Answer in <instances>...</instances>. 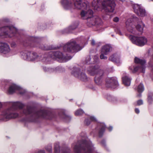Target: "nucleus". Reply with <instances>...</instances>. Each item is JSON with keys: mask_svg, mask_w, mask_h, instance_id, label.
Returning <instances> with one entry per match:
<instances>
[{"mask_svg": "<svg viewBox=\"0 0 153 153\" xmlns=\"http://www.w3.org/2000/svg\"><path fill=\"white\" fill-rule=\"evenodd\" d=\"M108 129L110 131H111L112 130V127H110L108 128Z\"/></svg>", "mask_w": 153, "mask_h": 153, "instance_id": "nucleus-42", "label": "nucleus"}, {"mask_svg": "<svg viewBox=\"0 0 153 153\" xmlns=\"http://www.w3.org/2000/svg\"><path fill=\"white\" fill-rule=\"evenodd\" d=\"M133 21L137 22V24L136 26V29L139 31L142 32L143 30V28L144 25L143 24L140 19L134 17H133Z\"/></svg>", "mask_w": 153, "mask_h": 153, "instance_id": "nucleus-14", "label": "nucleus"}, {"mask_svg": "<svg viewBox=\"0 0 153 153\" xmlns=\"http://www.w3.org/2000/svg\"><path fill=\"white\" fill-rule=\"evenodd\" d=\"M88 73L91 75L94 76L96 73L95 65H94L90 66L88 69Z\"/></svg>", "mask_w": 153, "mask_h": 153, "instance_id": "nucleus-21", "label": "nucleus"}, {"mask_svg": "<svg viewBox=\"0 0 153 153\" xmlns=\"http://www.w3.org/2000/svg\"><path fill=\"white\" fill-rule=\"evenodd\" d=\"M144 87L143 85L140 83L138 86L137 91L139 92H142L144 90Z\"/></svg>", "mask_w": 153, "mask_h": 153, "instance_id": "nucleus-30", "label": "nucleus"}, {"mask_svg": "<svg viewBox=\"0 0 153 153\" xmlns=\"http://www.w3.org/2000/svg\"><path fill=\"white\" fill-rule=\"evenodd\" d=\"M43 70L45 72H57L60 71V68L59 67H57L55 68H48L46 67H44Z\"/></svg>", "mask_w": 153, "mask_h": 153, "instance_id": "nucleus-17", "label": "nucleus"}, {"mask_svg": "<svg viewBox=\"0 0 153 153\" xmlns=\"http://www.w3.org/2000/svg\"><path fill=\"white\" fill-rule=\"evenodd\" d=\"M24 121H30V120L29 119H25V120H24Z\"/></svg>", "mask_w": 153, "mask_h": 153, "instance_id": "nucleus-43", "label": "nucleus"}, {"mask_svg": "<svg viewBox=\"0 0 153 153\" xmlns=\"http://www.w3.org/2000/svg\"><path fill=\"white\" fill-rule=\"evenodd\" d=\"M94 80L95 81V77H94Z\"/></svg>", "mask_w": 153, "mask_h": 153, "instance_id": "nucleus-49", "label": "nucleus"}, {"mask_svg": "<svg viewBox=\"0 0 153 153\" xmlns=\"http://www.w3.org/2000/svg\"><path fill=\"white\" fill-rule=\"evenodd\" d=\"M111 50V47L110 45H106L103 47L102 50V53H104L105 55H107L110 52Z\"/></svg>", "mask_w": 153, "mask_h": 153, "instance_id": "nucleus-19", "label": "nucleus"}, {"mask_svg": "<svg viewBox=\"0 0 153 153\" xmlns=\"http://www.w3.org/2000/svg\"><path fill=\"white\" fill-rule=\"evenodd\" d=\"M134 62L136 63L140 64L142 65H143L146 63V61L144 59H140L136 57L134 59Z\"/></svg>", "mask_w": 153, "mask_h": 153, "instance_id": "nucleus-25", "label": "nucleus"}, {"mask_svg": "<svg viewBox=\"0 0 153 153\" xmlns=\"http://www.w3.org/2000/svg\"><path fill=\"white\" fill-rule=\"evenodd\" d=\"M128 22H126V27L128 31L132 32L133 29L132 27L131 26V24H128Z\"/></svg>", "mask_w": 153, "mask_h": 153, "instance_id": "nucleus-29", "label": "nucleus"}, {"mask_svg": "<svg viewBox=\"0 0 153 153\" xmlns=\"http://www.w3.org/2000/svg\"><path fill=\"white\" fill-rule=\"evenodd\" d=\"M20 53L21 57L25 60L37 62L42 60L41 57L38 56L35 52L31 53L25 50L21 51Z\"/></svg>", "mask_w": 153, "mask_h": 153, "instance_id": "nucleus-7", "label": "nucleus"}, {"mask_svg": "<svg viewBox=\"0 0 153 153\" xmlns=\"http://www.w3.org/2000/svg\"><path fill=\"white\" fill-rule=\"evenodd\" d=\"M106 86L108 88H114L118 85V82L114 77L107 78L105 80Z\"/></svg>", "mask_w": 153, "mask_h": 153, "instance_id": "nucleus-12", "label": "nucleus"}, {"mask_svg": "<svg viewBox=\"0 0 153 153\" xmlns=\"http://www.w3.org/2000/svg\"><path fill=\"white\" fill-rule=\"evenodd\" d=\"M95 118L94 116H90L88 118L86 119L84 121V123L85 125H89L91 122L95 121Z\"/></svg>", "mask_w": 153, "mask_h": 153, "instance_id": "nucleus-22", "label": "nucleus"}, {"mask_svg": "<svg viewBox=\"0 0 153 153\" xmlns=\"http://www.w3.org/2000/svg\"><path fill=\"white\" fill-rule=\"evenodd\" d=\"M48 59V58H44L43 59V61L47 62V60Z\"/></svg>", "mask_w": 153, "mask_h": 153, "instance_id": "nucleus-41", "label": "nucleus"}, {"mask_svg": "<svg viewBox=\"0 0 153 153\" xmlns=\"http://www.w3.org/2000/svg\"><path fill=\"white\" fill-rule=\"evenodd\" d=\"M78 24V22H76L72 24L68 27L65 29L66 32L67 33L71 32L72 30L75 29L77 27Z\"/></svg>", "mask_w": 153, "mask_h": 153, "instance_id": "nucleus-20", "label": "nucleus"}, {"mask_svg": "<svg viewBox=\"0 0 153 153\" xmlns=\"http://www.w3.org/2000/svg\"><path fill=\"white\" fill-rule=\"evenodd\" d=\"M62 3L65 9H82L80 16L83 19H88L93 16V11L89 9L88 3L83 0H62Z\"/></svg>", "mask_w": 153, "mask_h": 153, "instance_id": "nucleus-3", "label": "nucleus"}, {"mask_svg": "<svg viewBox=\"0 0 153 153\" xmlns=\"http://www.w3.org/2000/svg\"><path fill=\"white\" fill-rule=\"evenodd\" d=\"M46 149L48 152H52L51 147V146H48L46 148Z\"/></svg>", "mask_w": 153, "mask_h": 153, "instance_id": "nucleus-34", "label": "nucleus"}, {"mask_svg": "<svg viewBox=\"0 0 153 153\" xmlns=\"http://www.w3.org/2000/svg\"><path fill=\"white\" fill-rule=\"evenodd\" d=\"M143 103V101L142 100H139L137 101V104L138 105H140Z\"/></svg>", "mask_w": 153, "mask_h": 153, "instance_id": "nucleus-35", "label": "nucleus"}, {"mask_svg": "<svg viewBox=\"0 0 153 153\" xmlns=\"http://www.w3.org/2000/svg\"><path fill=\"white\" fill-rule=\"evenodd\" d=\"M75 153H93L92 147L85 140H82L81 144L77 143L72 145Z\"/></svg>", "mask_w": 153, "mask_h": 153, "instance_id": "nucleus-4", "label": "nucleus"}, {"mask_svg": "<svg viewBox=\"0 0 153 153\" xmlns=\"http://www.w3.org/2000/svg\"><path fill=\"white\" fill-rule=\"evenodd\" d=\"M98 25H101L102 24V22L101 19H96V23Z\"/></svg>", "mask_w": 153, "mask_h": 153, "instance_id": "nucleus-33", "label": "nucleus"}, {"mask_svg": "<svg viewBox=\"0 0 153 153\" xmlns=\"http://www.w3.org/2000/svg\"><path fill=\"white\" fill-rule=\"evenodd\" d=\"M120 59L119 56L117 54H114L111 55L109 58V60L114 62H116L119 61Z\"/></svg>", "mask_w": 153, "mask_h": 153, "instance_id": "nucleus-24", "label": "nucleus"}, {"mask_svg": "<svg viewBox=\"0 0 153 153\" xmlns=\"http://www.w3.org/2000/svg\"><path fill=\"white\" fill-rule=\"evenodd\" d=\"M135 111L137 114H138L139 113V110L138 108H136L135 109Z\"/></svg>", "mask_w": 153, "mask_h": 153, "instance_id": "nucleus-39", "label": "nucleus"}, {"mask_svg": "<svg viewBox=\"0 0 153 153\" xmlns=\"http://www.w3.org/2000/svg\"><path fill=\"white\" fill-rule=\"evenodd\" d=\"M139 69L140 70V71L144 73L145 71V68L143 67H135L134 68L133 70L132 71V72L133 73H135Z\"/></svg>", "mask_w": 153, "mask_h": 153, "instance_id": "nucleus-27", "label": "nucleus"}, {"mask_svg": "<svg viewBox=\"0 0 153 153\" xmlns=\"http://www.w3.org/2000/svg\"><path fill=\"white\" fill-rule=\"evenodd\" d=\"M16 91L21 94H23L25 92L24 89L14 84L10 85L8 90L9 94H12Z\"/></svg>", "mask_w": 153, "mask_h": 153, "instance_id": "nucleus-11", "label": "nucleus"}, {"mask_svg": "<svg viewBox=\"0 0 153 153\" xmlns=\"http://www.w3.org/2000/svg\"><path fill=\"white\" fill-rule=\"evenodd\" d=\"M8 81L7 80L4 79L2 80V84H6Z\"/></svg>", "mask_w": 153, "mask_h": 153, "instance_id": "nucleus-37", "label": "nucleus"}, {"mask_svg": "<svg viewBox=\"0 0 153 153\" xmlns=\"http://www.w3.org/2000/svg\"><path fill=\"white\" fill-rule=\"evenodd\" d=\"M71 74L82 81H86L87 80V77L85 73L81 72L78 67H74L71 69Z\"/></svg>", "mask_w": 153, "mask_h": 153, "instance_id": "nucleus-8", "label": "nucleus"}, {"mask_svg": "<svg viewBox=\"0 0 153 153\" xmlns=\"http://www.w3.org/2000/svg\"><path fill=\"white\" fill-rule=\"evenodd\" d=\"M84 112L83 110L79 109L76 111L75 112V114L76 116H79L83 114Z\"/></svg>", "mask_w": 153, "mask_h": 153, "instance_id": "nucleus-28", "label": "nucleus"}, {"mask_svg": "<svg viewBox=\"0 0 153 153\" xmlns=\"http://www.w3.org/2000/svg\"><path fill=\"white\" fill-rule=\"evenodd\" d=\"M91 45L93 46L94 45H95V40H92L91 41Z\"/></svg>", "mask_w": 153, "mask_h": 153, "instance_id": "nucleus-38", "label": "nucleus"}, {"mask_svg": "<svg viewBox=\"0 0 153 153\" xmlns=\"http://www.w3.org/2000/svg\"><path fill=\"white\" fill-rule=\"evenodd\" d=\"M119 19L117 17H115L113 18V20L115 22H117L119 21Z\"/></svg>", "mask_w": 153, "mask_h": 153, "instance_id": "nucleus-36", "label": "nucleus"}, {"mask_svg": "<svg viewBox=\"0 0 153 153\" xmlns=\"http://www.w3.org/2000/svg\"><path fill=\"white\" fill-rule=\"evenodd\" d=\"M131 40L133 43L140 46L144 45L147 42L146 38L144 37H137L132 36Z\"/></svg>", "mask_w": 153, "mask_h": 153, "instance_id": "nucleus-10", "label": "nucleus"}, {"mask_svg": "<svg viewBox=\"0 0 153 153\" xmlns=\"http://www.w3.org/2000/svg\"><path fill=\"white\" fill-rule=\"evenodd\" d=\"M0 53H2L7 57L16 53H12L8 44L2 41H0Z\"/></svg>", "mask_w": 153, "mask_h": 153, "instance_id": "nucleus-9", "label": "nucleus"}, {"mask_svg": "<svg viewBox=\"0 0 153 153\" xmlns=\"http://www.w3.org/2000/svg\"><path fill=\"white\" fill-rule=\"evenodd\" d=\"M103 74L104 71L102 70L99 68L96 69V77L97 78V80L98 81L96 83L98 84H100L102 82V80L100 78L101 77Z\"/></svg>", "mask_w": 153, "mask_h": 153, "instance_id": "nucleus-16", "label": "nucleus"}, {"mask_svg": "<svg viewBox=\"0 0 153 153\" xmlns=\"http://www.w3.org/2000/svg\"><path fill=\"white\" fill-rule=\"evenodd\" d=\"M95 61H94V63H95Z\"/></svg>", "mask_w": 153, "mask_h": 153, "instance_id": "nucleus-48", "label": "nucleus"}, {"mask_svg": "<svg viewBox=\"0 0 153 153\" xmlns=\"http://www.w3.org/2000/svg\"><path fill=\"white\" fill-rule=\"evenodd\" d=\"M33 39H35V41L37 40H38V38H33Z\"/></svg>", "mask_w": 153, "mask_h": 153, "instance_id": "nucleus-44", "label": "nucleus"}, {"mask_svg": "<svg viewBox=\"0 0 153 153\" xmlns=\"http://www.w3.org/2000/svg\"><path fill=\"white\" fill-rule=\"evenodd\" d=\"M84 43L87 44L86 39L84 37H80L76 39V41L71 40L65 44L63 47V52L58 51L50 52L49 57L61 62H66L72 57L68 56V53L76 52L81 50L84 47Z\"/></svg>", "mask_w": 153, "mask_h": 153, "instance_id": "nucleus-2", "label": "nucleus"}, {"mask_svg": "<svg viewBox=\"0 0 153 153\" xmlns=\"http://www.w3.org/2000/svg\"><path fill=\"white\" fill-rule=\"evenodd\" d=\"M17 30L13 26H5L0 28V36L4 37L11 38L18 35Z\"/></svg>", "mask_w": 153, "mask_h": 153, "instance_id": "nucleus-5", "label": "nucleus"}, {"mask_svg": "<svg viewBox=\"0 0 153 153\" xmlns=\"http://www.w3.org/2000/svg\"><path fill=\"white\" fill-rule=\"evenodd\" d=\"M101 125L102 126V127L99 133V136L100 137H101L102 136L103 133L105 129V126L104 124L102 123Z\"/></svg>", "mask_w": 153, "mask_h": 153, "instance_id": "nucleus-26", "label": "nucleus"}, {"mask_svg": "<svg viewBox=\"0 0 153 153\" xmlns=\"http://www.w3.org/2000/svg\"><path fill=\"white\" fill-rule=\"evenodd\" d=\"M124 84L126 86H129L131 83V79L127 76H126L122 78Z\"/></svg>", "mask_w": 153, "mask_h": 153, "instance_id": "nucleus-23", "label": "nucleus"}, {"mask_svg": "<svg viewBox=\"0 0 153 153\" xmlns=\"http://www.w3.org/2000/svg\"><path fill=\"white\" fill-rule=\"evenodd\" d=\"M92 5H93V6H94V7L95 8V6H94V5H93V3H92Z\"/></svg>", "mask_w": 153, "mask_h": 153, "instance_id": "nucleus-47", "label": "nucleus"}, {"mask_svg": "<svg viewBox=\"0 0 153 153\" xmlns=\"http://www.w3.org/2000/svg\"><path fill=\"white\" fill-rule=\"evenodd\" d=\"M2 106V104L1 102H0V108H1Z\"/></svg>", "mask_w": 153, "mask_h": 153, "instance_id": "nucleus-45", "label": "nucleus"}, {"mask_svg": "<svg viewBox=\"0 0 153 153\" xmlns=\"http://www.w3.org/2000/svg\"><path fill=\"white\" fill-rule=\"evenodd\" d=\"M3 21L4 22H7L8 21V20L6 18H4L3 19Z\"/></svg>", "mask_w": 153, "mask_h": 153, "instance_id": "nucleus-40", "label": "nucleus"}, {"mask_svg": "<svg viewBox=\"0 0 153 153\" xmlns=\"http://www.w3.org/2000/svg\"><path fill=\"white\" fill-rule=\"evenodd\" d=\"M104 53H102L100 55V58L101 59H107V56H104Z\"/></svg>", "mask_w": 153, "mask_h": 153, "instance_id": "nucleus-32", "label": "nucleus"}, {"mask_svg": "<svg viewBox=\"0 0 153 153\" xmlns=\"http://www.w3.org/2000/svg\"><path fill=\"white\" fill-rule=\"evenodd\" d=\"M39 48L45 50H48L50 49V48H48L47 47H46L44 45L41 46L40 47H39Z\"/></svg>", "mask_w": 153, "mask_h": 153, "instance_id": "nucleus-31", "label": "nucleus"}, {"mask_svg": "<svg viewBox=\"0 0 153 153\" xmlns=\"http://www.w3.org/2000/svg\"><path fill=\"white\" fill-rule=\"evenodd\" d=\"M101 5L102 10L107 14L113 13L116 6L114 0H103Z\"/></svg>", "mask_w": 153, "mask_h": 153, "instance_id": "nucleus-6", "label": "nucleus"}, {"mask_svg": "<svg viewBox=\"0 0 153 153\" xmlns=\"http://www.w3.org/2000/svg\"><path fill=\"white\" fill-rule=\"evenodd\" d=\"M54 153H59V143H56L54 144ZM70 151L69 149H64L62 150V153H70Z\"/></svg>", "mask_w": 153, "mask_h": 153, "instance_id": "nucleus-15", "label": "nucleus"}, {"mask_svg": "<svg viewBox=\"0 0 153 153\" xmlns=\"http://www.w3.org/2000/svg\"><path fill=\"white\" fill-rule=\"evenodd\" d=\"M60 117L64 121L66 122H69L71 119V117L66 114L63 111H62V113L61 115H60Z\"/></svg>", "mask_w": 153, "mask_h": 153, "instance_id": "nucleus-18", "label": "nucleus"}, {"mask_svg": "<svg viewBox=\"0 0 153 153\" xmlns=\"http://www.w3.org/2000/svg\"><path fill=\"white\" fill-rule=\"evenodd\" d=\"M8 105L9 107L4 110L1 114V120L4 121H7L10 118L17 117L18 114L14 113L13 111L17 109H22V114L24 115L32 118L51 119V114L50 112L44 110L36 111L32 107L28 106L26 108H23L25 105L20 102H10L8 103Z\"/></svg>", "mask_w": 153, "mask_h": 153, "instance_id": "nucleus-1", "label": "nucleus"}, {"mask_svg": "<svg viewBox=\"0 0 153 153\" xmlns=\"http://www.w3.org/2000/svg\"><path fill=\"white\" fill-rule=\"evenodd\" d=\"M132 7L135 13L137 15L141 16H144L146 15L145 10L141 8L139 5L134 4Z\"/></svg>", "mask_w": 153, "mask_h": 153, "instance_id": "nucleus-13", "label": "nucleus"}, {"mask_svg": "<svg viewBox=\"0 0 153 153\" xmlns=\"http://www.w3.org/2000/svg\"><path fill=\"white\" fill-rule=\"evenodd\" d=\"M15 45V43H13L11 44V45L12 46H14Z\"/></svg>", "mask_w": 153, "mask_h": 153, "instance_id": "nucleus-46", "label": "nucleus"}]
</instances>
